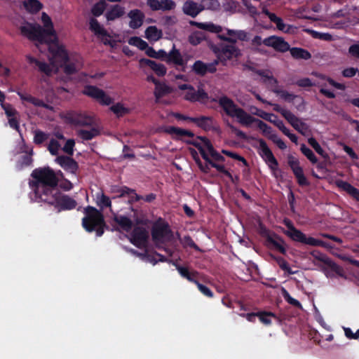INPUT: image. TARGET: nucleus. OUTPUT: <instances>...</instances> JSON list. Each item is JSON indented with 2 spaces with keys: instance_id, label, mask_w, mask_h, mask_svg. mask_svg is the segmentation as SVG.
I'll list each match as a JSON object with an SVG mask.
<instances>
[{
  "instance_id": "nucleus-1",
  "label": "nucleus",
  "mask_w": 359,
  "mask_h": 359,
  "mask_svg": "<svg viewBox=\"0 0 359 359\" xmlns=\"http://www.w3.org/2000/svg\"><path fill=\"white\" fill-rule=\"evenodd\" d=\"M41 20L44 28L39 24L26 22L20 27L21 34L29 40H36L40 43H56L57 37L50 18L46 13H42Z\"/></svg>"
},
{
  "instance_id": "nucleus-2",
  "label": "nucleus",
  "mask_w": 359,
  "mask_h": 359,
  "mask_svg": "<svg viewBox=\"0 0 359 359\" xmlns=\"http://www.w3.org/2000/svg\"><path fill=\"white\" fill-rule=\"evenodd\" d=\"M151 238L155 246L163 249L169 256H172V250L167 247L172 242L173 234L168 223L161 219L155 222L151 229Z\"/></svg>"
},
{
  "instance_id": "nucleus-3",
  "label": "nucleus",
  "mask_w": 359,
  "mask_h": 359,
  "mask_svg": "<svg viewBox=\"0 0 359 359\" xmlns=\"http://www.w3.org/2000/svg\"><path fill=\"white\" fill-rule=\"evenodd\" d=\"M86 217L83 219V226L88 231L95 229L97 236H100L104 233L103 227L105 226L103 215L96 208L88 206L85 209Z\"/></svg>"
},
{
  "instance_id": "nucleus-4",
  "label": "nucleus",
  "mask_w": 359,
  "mask_h": 359,
  "mask_svg": "<svg viewBox=\"0 0 359 359\" xmlns=\"http://www.w3.org/2000/svg\"><path fill=\"white\" fill-rule=\"evenodd\" d=\"M31 175L36 180L32 182V187L36 185L57 187L59 180L54 170L49 167L35 169Z\"/></svg>"
},
{
  "instance_id": "nucleus-5",
  "label": "nucleus",
  "mask_w": 359,
  "mask_h": 359,
  "mask_svg": "<svg viewBox=\"0 0 359 359\" xmlns=\"http://www.w3.org/2000/svg\"><path fill=\"white\" fill-rule=\"evenodd\" d=\"M36 197L49 204H55L59 191L57 187H48L45 185H36L33 187Z\"/></svg>"
},
{
  "instance_id": "nucleus-6",
  "label": "nucleus",
  "mask_w": 359,
  "mask_h": 359,
  "mask_svg": "<svg viewBox=\"0 0 359 359\" xmlns=\"http://www.w3.org/2000/svg\"><path fill=\"white\" fill-rule=\"evenodd\" d=\"M256 114L263 119L274 123L276 128H278L286 136L290 139L292 142L297 144V137L294 134L290 132L289 129L285 126L283 122L281 120L278 118L277 116L273 114L266 113L262 110H259Z\"/></svg>"
},
{
  "instance_id": "nucleus-7",
  "label": "nucleus",
  "mask_w": 359,
  "mask_h": 359,
  "mask_svg": "<svg viewBox=\"0 0 359 359\" xmlns=\"http://www.w3.org/2000/svg\"><path fill=\"white\" fill-rule=\"evenodd\" d=\"M83 94L95 99L100 103L105 105H109L113 102L112 99L107 95L104 90L96 86H86L83 90Z\"/></svg>"
},
{
  "instance_id": "nucleus-8",
  "label": "nucleus",
  "mask_w": 359,
  "mask_h": 359,
  "mask_svg": "<svg viewBox=\"0 0 359 359\" xmlns=\"http://www.w3.org/2000/svg\"><path fill=\"white\" fill-rule=\"evenodd\" d=\"M131 236V242L141 248L147 245L149 232L144 227L137 226L134 228Z\"/></svg>"
},
{
  "instance_id": "nucleus-9",
  "label": "nucleus",
  "mask_w": 359,
  "mask_h": 359,
  "mask_svg": "<svg viewBox=\"0 0 359 359\" xmlns=\"http://www.w3.org/2000/svg\"><path fill=\"white\" fill-rule=\"evenodd\" d=\"M263 43L282 53L290 50V45L282 37L271 36L263 40Z\"/></svg>"
},
{
  "instance_id": "nucleus-10",
  "label": "nucleus",
  "mask_w": 359,
  "mask_h": 359,
  "mask_svg": "<svg viewBox=\"0 0 359 359\" xmlns=\"http://www.w3.org/2000/svg\"><path fill=\"white\" fill-rule=\"evenodd\" d=\"M241 55V50L234 45H222V54L219 57L221 63L223 65H226L228 60L232 57H239Z\"/></svg>"
},
{
  "instance_id": "nucleus-11",
  "label": "nucleus",
  "mask_w": 359,
  "mask_h": 359,
  "mask_svg": "<svg viewBox=\"0 0 359 359\" xmlns=\"http://www.w3.org/2000/svg\"><path fill=\"white\" fill-rule=\"evenodd\" d=\"M147 4L152 11H171L176 6L172 0H147Z\"/></svg>"
},
{
  "instance_id": "nucleus-12",
  "label": "nucleus",
  "mask_w": 359,
  "mask_h": 359,
  "mask_svg": "<svg viewBox=\"0 0 359 359\" xmlns=\"http://www.w3.org/2000/svg\"><path fill=\"white\" fill-rule=\"evenodd\" d=\"M55 161L65 170L74 175L79 168L77 162L70 156H60L56 158Z\"/></svg>"
},
{
  "instance_id": "nucleus-13",
  "label": "nucleus",
  "mask_w": 359,
  "mask_h": 359,
  "mask_svg": "<svg viewBox=\"0 0 359 359\" xmlns=\"http://www.w3.org/2000/svg\"><path fill=\"white\" fill-rule=\"evenodd\" d=\"M286 120L292 126L295 130H297L302 135L304 136H308L310 135L311 131L308 125L301 121V120L294 116L292 113H291V114Z\"/></svg>"
},
{
  "instance_id": "nucleus-14",
  "label": "nucleus",
  "mask_w": 359,
  "mask_h": 359,
  "mask_svg": "<svg viewBox=\"0 0 359 359\" xmlns=\"http://www.w3.org/2000/svg\"><path fill=\"white\" fill-rule=\"evenodd\" d=\"M259 149L261 150L262 157L265 159L266 161H268L271 163V168L272 170L276 169L278 166V162L275 158L272 151L263 140H259Z\"/></svg>"
},
{
  "instance_id": "nucleus-15",
  "label": "nucleus",
  "mask_w": 359,
  "mask_h": 359,
  "mask_svg": "<svg viewBox=\"0 0 359 359\" xmlns=\"http://www.w3.org/2000/svg\"><path fill=\"white\" fill-rule=\"evenodd\" d=\"M218 102L227 115L231 117H235V114H236L237 110L239 109V107H237L231 99L226 96H223L219 98Z\"/></svg>"
},
{
  "instance_id": "nucleus-16",
  "label": "nucleus",
  "mask_w": 359,
  "mask_h": 359,
  "mask_svg": "<svg viewBox=\"0 0 359 359\" xmlns=\"http://www.w3.org/2000/svg\"><path fill=\"white\" fill-rule=\"evenodd\" d=\"M183 13L191 18L196 17L201 12L200 4H198L192 0H187L182 6Z\"/></svg>"
},
{
  "instance_id": "nucleus-17",
  "label": "nucleus",
  "mask_w": 359,
  "mask_h": 359,
  "mask_svg": "<svg viewBox=\"0 0 359 359\" xmlns=\"http://www.w3.org/2000/svg\"><path fill=\"white\" fill-rule=\"evenodd\" d=\"M128 15L130 18V21L129 22L130 27L132 29H137L142 26L144 15L140 10H132L128 13Z\"/></svg>"
},
{
  "instance_id": "nucleus-18",
  "label": "nucleus",
  "mask_w": 359,
  "mask_h": 359,
  "mask_svg": "<svg viewBox=\"0 0 359 359\" xmlns=\"http://www.w3.org/2000/svg\"><path fill=\"white\" fill-rule=\"evenodd\" d=\"M196 139L201 140V142H202L204 144V147L207 149L210 157H212L215 161L221 162L224 161V157L214 149L212 144L207 137L198 136Z\"/></svg>"
},
{
  "instance_id": "nucleus-19",
  "label": "nucleus",
  "mask_w": 359,
  "mask_h": 359,
  "mask_svg": "<svg viewBox=\"0 0 359 359\" xmlns=\"http://www.w3.org/2000/svg\"><path fill=\"white\" fill-rule=\"evenodd\" d=\"M168 64H172L175 66L184 67L186 62L184 60L183 57L178 49L174 45L172 50L168 53L167 62Z\"/></svg>"
},
{
  "instance_id": "nucleus-20",
  "label": "nucleus",
  "mask_w": 359,
  "mask_h": 359,
  "mask_svg": "<svg viewBox=\"0 0 359 359\" xmlns=\"http://www.w3.org/2000/svg\"><path fill=\"white\" fill-rule=\"evenodd\" d=\"M76 202L73 198H70L68 196H60L59 193L58 196L56 198L55 205L56 207H60L61 209H72L76 206Z\"/></svg>"
},
{
  "instance_id": "nucleus-21",
  "label": "nucleus",
  "mask_w": 359,
  "mask_h": 359,
  "mask_svg": "<svg viewBox=\"0 0 359 359\" xmlns=\"http://www.w3.org/2000/svg\"><path fill=\"white\" fill-rule=\"evenodd\" d=\"M198 127L205 131L212 130L218 133H221L219 128L215 124L214 119L211 116H201Z\"/></svg>"
},
{
  "instance_id": "nucleus-22",
  "label": "nucleus",
  "mask_w": 359,
  "mask_h": 359,
  "mask_svg": "<svg viewBox=\"0 0 359 359\" xmlns=\"http://www.w3.org/2000/svg\"><path fill=\"white\" fill-rule=\"evenodd\" d=\"M285 233L294 241L309 245H311L309 241L313 239V237H307L304 233L297 229L292 231H285Z\"/></svg>"
},
{
  "instance_id": "nucleus-23",
  "label": "nucleus",
  "mask_w": 359,
  "mask_h": 359,
  "mask_svg": "<svg viewBox=\"0 0 359 359\" xmlns=\"http://www.w3.org/2000/svg\"><path fill=\"white\" fill-rule=\"evenodd\" d=\"M184 98L191 102H201L207 100L208 96L203 89L199 88L197 91H195L194 90L188 91L186 93Z\"/></svg>"
},
{
  "instance_id": "nucleus-24",
  "label": "nucleus",
  "mask_w": 359,
  "mask_h": 359,
  "mask_svg": "<svg viewBox=\"0 0 359 359\" xmlns=\"http://www.w3.org/2000/svg\"><path fill=\"white\" fill-rule=\"evenodd\" d=\"M71 122L75 125L87 126L94 123L93 117L83 114H75L72 116Z\"/></svg>"
},
{
  "instance_id": "nucleus-25",
  "label": "nucleus",
  "mask_w": 359,
  "mask_h": 359,
  "mask_svg": "<svg viewBox=\"0 0 359 359\" xmlns=\"http://www.w3.org/2000/svg\"><path fill=\"white\" fill-rule=\"evenodd\" d=\"M267 242L269 245L274 247L280 253L285 254L286 250L284 247V241L277 235L268 236Z\"/></svg>"
},
{
  "instance_id": "nucleus-26",
  "label": "nucleus",
  "mask_w": 359,
  "mask_h": 359,
  "mask_svg": "<svg viewBox=\"0 0 359 359\" xmlns=\"http://www.w3.org/2000/svg\"><path fill=\"white\" fill-rule=\"evenodd\" d=\"M63 48L58 45L56 46H50L48 48V51L52 54V56L49 57L48 60L50 65L55 68V73H57L59 70V65L57 64V55L62 54L61 50Z\"/></svg>"
},
{
  "instance_id": "nucleus-27",
  "label": "nucleus",
  "mask_w": 359,
  "mask_h": 359,
  "mask_svg": "<svg viewBox=\"0 0 359 359\" xmlns=\"http://www.w3.org/2000/svg\"><path fill=\"white\" fill-rule=\"evenodd\" d=\"M125 14V8L118 4L114 5L110 10L107 12L106 18L107 20H114L116 18L122 17Z\"/></svg>"
},
{
  "instance_id": "nucleus-28",
  "label": "nucleus",
  "mask_w": 359,
  "mask_h": 359,
  "mask_svg": "<svg viewBox=\"0 0 359 359\" xmlns=\"http://www.w3.org/2000/svg\"><path fill=\"white\" fill-rule=\"evenodd\" d=\"M336 184L338 187L342 189L348 193L351 196L355 198L358 201H359V190L356 188L351 186L349 183L342 181L337 180L336 181Z\"/></svg>"
},
{
  "instance_id": "nucleus-29",
  "label": "nucleus",
  "mask_w": 359,
  "mask_h": 359,
  "mask_svg": "<svg viewBox=\"0 0 359 359\" xmlns=\"http://www.w3.org/2000/svg\"><path fill=\"white\" fill-rule=\"evenodd\" d=\"M114 221L118 224L124 231L128 232L133 226V222L126 216L114 215Z\"/></svg>"
},
{
  "instance_id": "nucleus-30",
  "label": "nucleus",
  "mask_w": 359,
  "mask_h": 359,
  "mask_svg": "<svg viewBox=\"0 0 359 359\" xmlns=\"http://www.w3.org/2000/svg\"><path fill=\"white\" fill-rule=\"evenodd\" d=\"M191 24L197 27L199 29L207 30L213 33H219L222 30L221 26L215 25L212 22L203 23L193 21L191 22Z\"/></svg>"
},
{
  "instance_id": "nucleus-31",
  "label": "nucleus",
  "mask_w": 359,
  "mask_h": 359,
  "mask_svg": "<svg viewBox=\"0 0 359 359\" xmlns=\"http://www.w3.org/2000/svg\"><path fill=\"white\" fill-rule=\"evenodd\" d=\"M145 35L148 40L156 41L162 37L163 33L156 26H149L145 31Z\"/></svg>"
},
{
  "instance_id": "nucleus-32",
  "label": "nucleus",
  "mask_w": 359,
  "mask_h": 359,
  "mask_svg": "<svg viewBox=\"0 0 359 359\" xmlns=\"http://www.w3.org/2000/svg\"><path fill=\"white\" fill-rule=\"evenodd\" d=\"M235 117H237L239 119V122L243 125H250L257 120L241 108L237 110Z\"/></svg>"
},
{
  "instance_id": "nucleus-33",
  "label": "nucleus",
  "mask_w": 359,
  "mask_h": 359,
  "mask_svg": "<svg viewBox=\"0 0 359 359\" xmlns=\"http://www.w3.org/2000/svg\"><path fill=\"white\" fill-rule=\"evenodd\" d=\"M172 93V89L167 85L164 83H161L160 82L156 85L154 95L156 97V102H157L159 98L163 96L168 95Z\"/></svg>"
},
{
  "instance_id": "nucleus-34",
  "label": "nucleus",
  "mask_w": 359,
  "mask_h": 359,
  "mask_svg": "<svg viewBox=\"0 0 359 359\" xmlns=\"http://www.w3.org/2000/svg\"><path fill=\"white\" fill-rule=\"evenodd\" d=\"M291 55L295 59L309 60L311 57V53L305 49L301 48H290Z\"/></svg>"
},
{
  "instance_id": "nucleus-35",
  "label": "nucleus",
  "mask_w": 359,
  "mask_h": 359,
  "mask_svg": "<svg viewBox=\"0 0 359 359\" xmlns=\"http://www.w3.org/2000/svg\"><path fill=\"white\" fill-rule=\"evenodd\" d=\"M200 7L201 11L204 10L217 11L219 8L220 4L217 0H201Z\"/></svg>"
},
{
  "instance_id": "nucleus-36",
  "label": "nucleus",
  "mask_w": 359,
  "mask_h": 359,
  "mask_svg": "<svg viewBox=\"0 0 359 359\" xmlns=\"http://www.w3.org/2000/svg\"><path fill=\"white\" fill-rule=\"evenodd\" d=\"M99 133V130L95 128H93L90 130H79L77 132L78 135L83 140H90L98 135Z\"/></svg>"
},
{
  "instance_id": "nucleus-37",
  "label": "nucleus",
  "mask_w": 359,
  "mask_h": 359,
  "mask_svg": "<svg viewBox=\"0 0 359 359\" xmlns=\"http://www.w3.org/2000/svg\"><path fill=\"white\" fill-rule=\"evenodd\" d=\"M90 29L94 32L95 34L108 36L107 32L100 25L95 18L90 19Z\"/></svg>"
},
{
  "instance_id": "nucleus-38",
  "label": "nucleus",
  "mask_w": 359,
  "mask_h": 359,
  "mask_svg": "<svg viewBox=\"0 0 359 359\" xmlns=\"http://www.w3.org/2000/svg\"><path fill=\"white\" fill-rule=\"evenodd\" d=\"M226 32L229 36L236 39V41L238 39L243 41H247L249 40L248 34L243 30H233L228 29Z\"/></svg>"
},
{
  "instance_id": "nucleus-39",
  "label": "nucleus",
  "mask_w": 359,
  "mask_h": 359,
  "mask_svg": "<svg viewBox=\"0 0 359 359\" xmlns=\"http://www.w3.org/2000/svg\"><path fill=\"white\" fill-rule=\"evenodd\" d=\"M24 6L31 13H37L42 8V4L38 0H25Z\"/></svg>"
},
{
  "instance_id": "nucleus-40",
  "label": "nucleus",
  "mask_w": 359,
  "mask_h": 359,
  "mask_svg": "<svg viewBox=\"0 0 359 359\" xmlns=\"http://www.w3.org/2000/svg\"><path fill=\"white\" fill-rule=\"evenodd\" d=\"M187 142L189 144H192L194 147H196L198 149L200 154H201L203 158L205 161L208 160V158L210 156L209 153L208 154L207 149L205 148V147H204V144L202 142L198 141L197 140L191 141L189 140Z\"/></svg>"
},
{
  "instance_id": "nucleus-41",
  "label": "nucleus",
  "mask_w": 359,
  "mask_h": 359,
  "mask_svg": "<svg viewBox=\"0 0 359 359\" xmlns=\"http://www.w3.org/2000/svg\"><path fill=\"white\" fill-rule=\"evenodd\" d=\"M205 161L212 167L216 168L218 171L223 172L226 176H227L229 179L231 180V181L233 182V176L231 175V173L225 170L224 166L222 165H219L215 163L216 161H215L212 157H208V160H205Z\"/></svg>"
},
{
  "instance_id": "nucleus-42",
  "label": "nucleus",
  "mask_w": 359,
  "mask_h": 359,
  "mask_svg": "<svg viewBox=\"0 0 359 359\" xmlns=\"http://www.w3.org/2000/svg\"><path fill=\"white\" fill-rule=\"evenodd\" d=\"M309 144L313 148V149L325 159H328V154L321 148L320 145L313 137H310L308 140Z\"/></svg>"
},
{
  "instance_id": "nucleus-43",
  "label": "nucleus",
  "mask_w": 359,
  "mask_h": 359,
  "mask_svg": "<svg viewBox=\"0 0 359 359\" xmlns=\"http://www.w3.org/2000/svg\"><path fill=\"white\" fill-rule=\"evenodd\" d=\"M107 3L104 0H100L96 3L91 9V13L95 16L101 15L107 7Z\"/></svg>"
},
{
  "instance_id": "nucleus-44",
  "label": "nucleus",
  "mask_w": 359,
  "mask_h": 359,
  "mask_svg": "<svg viewBox=\"0 0 359 359\" xmlns=\"http://www.w3.org/2000/svg\"><path fill=\"white\" fill-rule=\"evenodd\" d=\"M192 70L199 76H204L206 74V64L201 60H197L193 65Z\"/></svg>"
},
{
  "instance_id": "nucleus-45",
  "label": "nucleus",
  "mask_w": 359,
  "mask_h": 359,
  "mask_svg": "<svg viewBox=\"0 0 359 359\" xmlns=\"http://www.w3.org/2000/svg\"><path fill=\"white\" fill-rule=\"evenodd\" d=\"M128 43L130 45L137 46L140 50H145L148 46V44L146 41H143L142 39L137 36H133L130 38Z\"/></svg>"
},
{
  "instance_id": "nucleus-46",
  "label": "nucleus",
  "mask_w": 359,
  "mask_h": 359,
  "mask_svg": "<svg viewBox=\"0 0 359 359\" xmlns=\"http://www.w3.org/2000/svg\"><path fill=\"white\" fill-rule=\"evenodd\" d=\"M311 255L318 261L323 264L328 266L330 264L332 259H330L326 255L321 253L319 251L314 250L311 252Z\"/></svg>"
},
{
  "instance_id": "nucleus-47",
  "label": "nucleus",
  "mask_w": 359,
  "mask_h": 359,
  "mask_svg": "<svg viewBox=\"0 0 359 359\" xmlns=\"http://www.w3.org/2000/svg\"><path fill=\"white\" fill-rule=\"evenodd\" d=\"M113 192L118 194L117 197H119V198L123 197L125 195H129L130 194H134L135 195L136 201H139L141 198V197L140 196H138L137 194H136L135 193V191L133 189H130L126 187H123L122 188L117 189H114Z\"/></svg>"
},
{
  "instance_id": "nucleus-48",
  "label": "nucleus",
  "mask_w": 359,
  "mask_h": 359,
  "mask_svg": "<svg viewBox=\"0 0 359 359\" xmlns=\"http://www.w3.org/2000/svg\"><path fill=\"white\" fill-rule=\"evenodd\" d=\"M301 151L305 155L307 158L312 163H316L318 162V158L313 154V152L304 144L301 145Z\"/></svg>"
},
{
  "instance_id": "nucleus-49",
  "label": "nucleus",
  "mask_w": 359,
  "mask_h": 359,
  "mask_svg": "<svg viewBox=\"0 0 359 359\" xmlns=\"http://www.w3.org/2000/svg\"><path fill=\"white\" fill-rule=\"evenodd\" d=\"M272 91L278 95H280V97L286 101L291 102L294 98H299L297 95L291 94L285 90H281L278 88H273Z\"/></svg>"
},
{
  "instance_id": "nucleus-50",
  "label": "nucleus",
  "mask_w": 359,
  "mask_h": 359,
  "mask_svg": "<svg viewBox=\"0 0 359 359\" xmlns=\"http://www.w3.org/2000/svg\"><path fill=\"white\" fill-rule=\"evenodd\" d=\"M110 109L116 114L117 116H123L128 113L129 109L124 107L121 103H117L110 107Z\"/></svg>"
},
{
  "instance_id": "nucleus-51",
  "label": "nucleus",
  "mask_w": 359,
  "mask_h": 359,
  "mask_svg": "<svg viewBox=\"0 0 359 359\" xmlns=\"http://www.w3.org/2000/svg\"><path fill=\"white\" fill-rule=\"evenodd\" d=\"M205 39L203 33L201 32H196L189 37V41L191 44L194 46H196L201 43L202 41H203Z\"/></svg>"
},
{
  "instance_id": "nucleus-52",
  "label": "nucleus",
  "mask_w": 359,
  "mask_h": 359,
  "mask_svg": "<svg viewBox=\"0 0 359 359\" xmlns=\"http://www.w3.org/2000/svg\"><path fill=\"white\" fill-rule=\"evenodd\" d=\"M64 72L66 74L71 75L75 74L79 69L80 65L74 63H63Z\"/></svg>"
},
{
  "instance_id": "nucleus-53",
  "label": "nucleus",
  "mask_w": 359,
  "mask_h": 359,
  "mask_svg": "<svg viewBox=\"0 0 359 359\" xmlns=\"http://www.w3.org/2000/svg\"><path fill=\"white\" fill-rule=\"evenodd\" d=\"M158 76H163L166 74L167 69L164 65L157 63L155 61L150 67Z\"/></svg>"
},
{
  "instance_id": "nucleus-54",
  "label": "nucleus",
  "mask_w": 359,
  "mask_h": 359,
  "mask_svg": "<svg viewBox=\"0 0 359 359\" xmlns=\"http://www.w3.org/2000/svg\"><path fill=\"white\" fill-rule=\"evenodd\" d=\"M296 172H294V175H295L297 182L300 186H309V182H308L307 179L304 175L303 169L298 170L296 169Z\"/></svg>"
},
{
  "instance_id": "nucleus-55",
  "label": "nucleus",
  "mask_w": 359,
  "mask_h": 359,
  "mask_svg": "<svg viewBox=\"0 0 359 359\" xmlns=\"http://www.w3.org/2000/svg\"><path fill=\"white\" fill-rule=\"evenodd\" d=\"M307 32L310 33L314 38L323 39L325 41H331L332 36L328 33H320L313 30L306 29Z\"/></svg>"
},
{
  "instance_id": "nucleus-56",
  "label": "nucleus",
  "mask_w": 359,
  "mask_h": 359,
  "mask_svg": "<svg viewBox=\"0 0 359 359\" xmlns=\"http://www.w3.org/2000/svg\"><path fill=\"white\" fill-rule=\"evenodd\" d=\"M48 137V135L41 130L34 131V142L36 144H41Z\"/></svg>"
},
{
  "instance_id": "nucleus-57",
  "label": "nucleus",
  "mask_w": 359,
  "mask_h": 359,
  "mask_svg": "<svg viewBox=\"0 0 359 359\" xmlns=\"http://www.w3.org/2000/svg\"><path fill=\"white\" fill-rule=\"evenodd\" d=\"M276 261L279 265V266L283 271H287L289 274H294L297 273V271H292L290 267L288 266L287 262L282 257H278L276 259Z\"/></svg>"
},
{
  "instance_id": "nucleus-58",
  "label": "nucleus",
  "mask_w": 359,
  "mask_h": 359,
  "mask_svg": "<svg viewBox=\"0 0 359 359\" xmlns=\"http://www.w3.org/2000/svg\"><path fill=\"white\" fill-rule=\"evenodd\" d=\"M36 66L39 67L40 72L45 73L47 76H50L53 69H54L50 65H49L40 61L37 62Z\"/></svg>"
},
{
  "instance_id": "nucleus-59",
  "label": "nucleus",
  "mask_w": 359,
  "mask_h": 359,
  "mask_svg": "<svg viewBox=\"0 0 359 359\" xmlns=\"http://www.w3.org/2000/svg\"><path fill=\"white\" fill-rule=\"evenodd\" d=\"M167 133L176 137L185 136L186 130L174 126H170L166 130Z\"/></svg>"
},
{
  "instance_id": "nucleus-60",
  "label": "nucleus",
  "mask_w": 359,
  "mask_h": 359,
  "mask_svg": "<svg viewBox=\"0 0 359 359\" xmlns=\"http://www.w3.org/2000/svg\"><path fill=\"white\" fill-rule=\"evenodd\" d=\"M287 158H288V161H287L288 165L292 170L293 172H296V170H297L296 169H298V170L302 169V168L299 166V162L297 158L293 157L292 155H289Z\"/></svg>"
},
{
  "instance_id": "nucleus-61",
  "label": "nucleus",
  "mask_w": 359,
  "mask_h": 359,
  "mask_svg": "<svg viewBox=\"0 0 359 359\" xmlns=\"http://www.w3.org/2000/svg\"><path fill=\"white\" fill-rule=\"evenodd\" d=\"M282 294H283V297L286 299V301L289 304H290L294 306L299 307V308L302 306L301 304L297 300H296L290 297V295L289 294V293L287 292V291L285 289L282 288Z\"/></svg>"
},
{
  "instance_id": "nucleus-62",
  "label": "nucleus",
  "mask_w": 359,
  "mask_h": 359,
  "mask_svg": "<svg viewBox=\"0 0 359 359\" xmlns=\"http://www.w3.org/2000/svg\"><path fill=\"white\" fill-rule=\"evenodd\" d=\"M327 266L341 277L346 278V276L344 273V269L341 266L337 265L335 262H334L332 260Z\"/></svg>"
},
{
  "instance_id": "nucleus-63",
  "label": "nucleus",
  "mask_w": 359,
  "mask_h": 359,
  "mask_svg": "<svg viewBox=\"0 0 359 359\" xmlns=\"http://www.w3.org/2000/svg\"><path fill=\"white\" fill-rule=\"evenodd\" d=\"M74 140L73 139H69L66 142V144L63 147L62 150L68 155L72 156L74 152L73 148L74 147Z\"/></svg>"
},
{
  "instance_id": "nucleus-64",
  "label": "nucleus",
  "mask_w": 359,
  "mask_h": 359,
  "mask_svg": "<svg viewBox=\"0 0 359 359\" xmlns=\"http://www.w3.org/2000/svg\"><path fill=\"white\" fill-rule=\"evenodd\" d=\"M60 147V144L58 143L57 140H51L48 144V149L51 154L57 155Z\"/></svg>"
}]
</instances>
